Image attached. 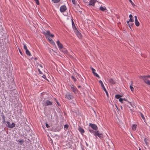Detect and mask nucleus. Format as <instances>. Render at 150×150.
Instances as JSON below:
<instances>
[{
	"label": "nucleus",
	"instance_id": "f257e3e1",
	"mask_svg": "<svg viewBox=\"0 0 150 150\" xmlns=\"http://www.w3.org/2000/svg\"><path fill=\"white\" fill-rule=\"evenodd\" d=\"M88 130L91 133L93 134L96 138H97V137H98L100 139H103V135L102 133H100L99 131H94L90 128H89Z\"/></svg>",
	"mask_w": 150,
	"mask_h": 150
},
{
	"label": "nucleus",
	"instance_id": "f03ea898",
	"mask_svg": "<svg viewBox=\"0 0 150 150\" xmlns=\"http://www.w3.org/2000/svg\"><path fill=\"white\" fill-rule=\"evenodd\" d=\"M89 126L91 127L93 129L95 130L94 131H98V127L96 124L90 123L89 125Z\"/></svg>",
	"mask_w": 150,
	"mask_h": 150
},
{
	"label": "nucleus",
	"instance_id": "7ed1b4c3",
	"mask_svg": "<svg viewBox=\"0 0 150 150\" xmlns=\"http://www.w3.org/2000/svg\"><path fill=\"white\" fill-rule=\"evenodd\" d=\"M42 104L43 106H47L52 105V103L49 100L43 101Z\"/></svg>",
	"mask_w": 150,
	"mask_h": 150
},
{
	"label": "nucleus",
	"instance_id": "20e7f679",
	"mask_svg": "<svg viewBox=\"0 0 150 150\" xmlns=\"http://www.w3.org/2000/svg\"><path fill=\"white\" fill-rule=\"evenodd\" d=\"M99 83L100 84L102 87L103 88L106 94L108 97V92L106 90L104 84L102 82V81L101 80H99Z\"/></svg>",
	"mask_w": 150,
	"mask_h": 150
},
{
	"label": "nucleus",
	"instance_id": "39448f33",
	"mask_svg": "<svg viewBox=\"0 0 150 150\" xmlns=\"http://www.w3.org/2000/svg\"><path fill=\"white\" fill-rule=\"evenodd\" d=\"M44 34L46 36V38L47 37H51L53 38L54 35L53 34H52L50 33V31L49 30L47 31L46 32H45Z\"/></svg>",
	"mask_w": 150,
	"mask_h": 150
},
{
	"label": "nucleus",
	"instance_id": "423d86ee",
	"mask_svg": "<svg viewBox=\"0 0 150 150\" xmlns=\"http://www.w3.org/2000/svg\"><path fill=\"white\" fill-rule=\"evenodd\" d=\"M65 97L69 100H71L74 98L73 96L69 93H67L66 94Z\"/></svg>",
	"mask_w": 150,
	"mask_h": 150
},
{
	"label": "nucleus",
	"instance_id": "0eeeda50",
	"mask_svg": "<svg viewBox=\"0 0 150 150\" xmlns=\"http://www.w3.org/2000/svg\"><path fill=\"white\" fill-rule=\"evenodd\" d=\"M74 32L75 34H76L77 37L80 39H81L82 38L81 34L80 33L78 30L77 29H76L74 30Z\"/></svg>",
	"mask_w": 150,
	"mask_h": 150
},
{
	"label": "nucleus",
	"instance_id": "6e6552de",
	"mask_svg": "<svg viewBox=\"0 0 150 150\" xmlns=\"http://www.w3.org/2000/svg\"><path fill=\"white\" fill-rule=\"evenodd\" d=\"M91 69L92 71V73L94 75L98 78H100V77L98 75L97 73L95 72L96 70L92 67H91Z\"/></svg>",
	"mask_w": 150,
	"mask_h": 150
},
{
	"label": "nucleus",
	"instance_id": "1a4fd4ad",
	"mask_svg": "<svg viewBox=\"0 0 150 150\" xmlns=\"http://www.w3.org/2000/svg\"><path fill=\"white\" fill-rule=\"evenodd\" d=\"M66 9L67 8L65 5L62 6L60 8V11L62 13L64 12Z\"/></svg>",
	"mask_w": 150,
	"mask_h": 150
},
{
	"label": "nucleus",
	"instance_id": "9d476101",
	"mask_svg": "<svg viewBox=\"0 0 150 150\" xmlns=\"http://www.w3.org/2000/svg\"><path fill=\"white\" fill-rule=\"evenodd\" d=\"M57 45L59 47V48L60 50L62 49L63 48V46L59 40H58L57 42Z\"/></svg>",
	"mask_w": 150,
	"mask_h": 150
},
{
	"label": "nucleus",
	"instance_id": "9b49d317",
	"mask_svg": "<svg viewBox=\"0 0 150 150\" xmlns=\"http://www.w3.org/2000/svg\"><path fill=\"white\" fill-rule=\"evenodd\" d=\"M140 79H142L144 82L146 84H147V83L149 81V80L147 79V78H146V77H145L144 76H140Z\"/></svg>",
	"mask_w": 150,
	"mask_h": 150
},
{
	"label": "nucleus",
	"instance_id": "f8f14e48",
	"mask_svg": "<svg viewBox=\"0 0 150 150\" xmlns=\"http://www.w3.org/2000/svg\"><path fill=\"white\" fill-rule=\"evenodd\" d=\"M71 89L73 91L76 93L77 91V89L76 87L74 86V85H72L71 87Z\"/></svg>",
	"mask_w": 150,
	"mask_h": 150
},
{
	"label": "nucleus",
	"instance_id": "ddd939ff",
	"mask_svg": "<svg viewBox=\"0 0 150 150\" xmlns=\"http://www.w3.org/2000/svg\"><path fill=\"white\" fill-rule=\"evenodd\" d=\"M134 18L135 25L137 26H138L139 25V23L137 20V17L136 16H135Z\"/></svg>",
	"mask_w": 150,
	"mask_h": 150
},
{
	"label": "nucleus",
	"instance_id": "4468645a",
	"mask_svg": "<svg viewBox=\"0 0 150 150\" xmlns=\"http://www.w3.org/2000/svg\"><path fill=\"white\" fill-rule=\"evenodd\" d=\"M110 83L112 84H115L116 83L115 81L112 79L111 78L108 80Z\"/></svg>",
	"mask_w": 150,
	"mask_h": 150
},
{
	"label": "nucleus",
	"instance_id": "2eb2a0df",
	"mask_svg": "<svg viewBox=\"0 0 150 150\" xmlns=\"http://www.w3.org/2000/svg\"><path fill=\"white\" fill-rule=\"evenodd\" d=\"M47 38L48 39V40L49 41V42H50V43H51L52 45H55V43L54 41L52 40V39L50 37H47Z\"/></svg>",
	"mask_w": 150,
	"mask_h": 150
},
{
	"label": "nucleus",
	"instance_id": "dca6fc26",
	"mask_svg": "<svg viewBox=\"0 0 150 150\" xmlns=\"http://www.w3.org/2000/svg\"><path fill=\"white\" fill-rule=\"evenodd\" d=\"M96 1V0H91L89 2V5L94 6V3Z\"/></svg>",
	"mask_w": 150,
	"mask_h": 150
},
{
	"label": "nucleus",
	"instance_id": "f3484780",
	"mask_svg": "<svg viewBox=\"0 0 150 150\" xmlns=\"http://www.w3.org/2000/svg\"><path fill=\"white\" fill-rule=\"evenodd\" d=\"M78 130L82 134L83 133L85 132L84 130L82 128L80 127L79 128Z\"/></svg>",
	"mask_w": 150,
	"mask_h": 150
},
{
	"label": "nucleus",
	"instance_id": "a211bd4d",
	"mask_svg": "<svg viewBox=\"0 0 150 150\" xmlns=\"http://www.w3.org/2000/svg\"><path fill=\"white\" fill-rule=\"evenodd\" d=\"M129 17L130 18L129 21H131V22H133L134 21V20L133 18V16L132 15L130 14L129 15Z\"/></svg>",
	"mask_w": 150,
	"mask_h": 150
},
{
	"label": "nucleus",
	"instance_id": "6ab92c4d",
	"mask_svg": "<svg viewBox=\"0 0 150 150\" xmlns=\"http://www.w3.org/2000/svg\"><path fill=\"white\" fill-rule=\"evenodd\" d=\"M133 83V81H132V84L131 85H130V88L131 90V91H134V88L132 86V84Z\"/></svg>",
	"mask_w": 150,
	"mask_h": 150
},
{
	"label": "nucleus",
	"instance_id": "aec40b11",
	"mask_svg": "<svg viewBox=\"0 0 150 150\" xmlns=\"http://www.w3.org/2000/svg\"><path fill=\"white\" fill-rule=\"evenodd\" d=\"M61 51H62L64 53L67 54V51L65 49L62 48V49L60 50Z\"/></svg>",
	"mask_w": 150,
	"mask_h": 150
},
{
	"label": "nucleus",
	"instance_id": "412c9836",
	"mask_svg": "<svg viewBox=\"0 0 150 150\" xmlns=\"http://www.w3.org/2000/svg\"><path fill=\"white\" fill-rule=\"evenodd\" d=\"M100 9L101 11H105V10H106V8L105 7H104L102 6H100Z\"/></svg>",
	"mask_w": 150,
	"mask_h": 150
},
{
	"label": "nucleus",
	"instance_id": "4be33fe9",
	"mask_svg": "<svg viewBox=\"0 0 150 150\" xmlns=\"http://www.w3.org/2000/svg\"><path fill=\"white\" fill-rule=\"evenodd\" d=\"M137 125H132V129L133 131H135L136 129V127Z\"/></svg>",
	"mask_w": 150,
	"mask_h": 150
},
{
	"label": "nucleus",
	"instance_id": "5701e85b",
	"mask_svg": "<svg viewBox=\"0 0 150 150\" xmlns=\"http://www.w3.org/2000/svg\"><path fill=\"white\" fill-rule=\"evenodd\" d=\"M25 51L26 54L29 56H30L31 55V53L30 51L28 50V49L26 50Z\"/></svg>",
	"mask_w": 150,
	"mask_h": 150
},
{
	"label": "nucleus",
	"instance_id": "b1692460",
	"mask_svg": "<svg viewBox=\"0 0 150 150\" xmlns=\"http://www.w3.org/2000/svg\"><path fill=\"white\" fill-rule=\"evenodd\" d=\"M122 97V96H121L120 95H116L115 96V98H116L117 99L119 98L120 97Z\"/></svg>",
	"mask_w": 150,
	"mask_h": 150
},
{
	"label": "nucleus",
	"instance_id": "393cba45",
	"mask_svg": "<svg viewBox=\"0 0 150 150\" xmlns=\"http://www.w3.org/2000/svg\"><path fill=\"white\" fill-rule=\"evenodd\" d=\"M15 124L14 123H12V124L10 125V128H13L15 127Z\"/></svg>",
	"mask_w": 150,
	"mask_h": 150
},
{
	"label": "nucleus",
	"instance_id": "a878e982",
	"mask_svg": "<svg viewBox=\"0 0 150 150\" xmlns=\"http://www.w3.org/2000/svg\"><path fill=\"white\" fill-rule=\"evenodd\" d=\"M60 0H52V1L54 3H57L59 2Z\"/></svg>",
	"mask_w": 150,
	"mask_h": 150
},
{
	"label": "nucleus",
	"instance_id": "bb28decb",
	"mask_svg": "<svg viewBox=\"0 0 150 150\" xmlns=\"http://www.w3.org/2000/svg\"><path fill=\"white\" fill-rule=\"evenodd\" d=\"M23 47H24V49L26 50H28L27 49V46H26V45L25 44V43H23Z\"/></svg>",
	"mask_w": 150,
	"mask_h": 150
},
{
	"label": "nucleus",
	"instance_id": "cd10ccee",
	"mask_svg": "<svg viewBox=\"0 0 150 150\" xmlns=\"http://www.w3.org/2000/svg\"><path fill=\"white\" fill-rule=\"evenodd\" d=\"M140 113L141 116V117L143 119V120H145V118L141 112H140Z\"/></svg>",
	"mask_w": 150,
	"mask_h": 150
},
{
	"label": "nucleus",
	"instance_id": "c85d7f7f",
	"mask_svg": "<svg viewBox=\"0 0 150 150\" xmlns=\"http://www.w3.org/2000/svg\"><path fill=\"white\" fill-rule=\"evenodd\" d=\"M144 140L146 145H147L149 144V143L147 142V139L146 138H145Z\"/></svg>",
	"mask_w": 150,
	"mask_h": 150
},
{
	"label": "nucleus",
	"instance_id": "c756f323",
	"mask_svg": "<svg viewBox=\"0 0 150 150\" xmlns=\"http://www.w3.org/2000/svg\"><path fill=\"white\" fill-rule=\"evenodd\" d=\"M133 25V22H131V23H129V24L128 26L129 27V28L131 29V27L132 26V25Z\"/></svg>",
	"mask_w": 150,
	"mask_h": 150
},
{
	"label": "nucleus",
	"instance_id": "7c9ffc66",
	"mask_svg": "<svg viewBox=\"0 0 150 150\" xmlns=\"http://www.w3.org/2000/svg\"><path fill=\"white\" fill-rule=\"evenodd\" d=\"M17 141L18 142H19L21 143V144L23 143L24 142V140H18V141Z\"/></svg>",
	"mask_w": 150,
	"mask_h": 150
},
{
	"label": "nucleus",
	"instance_id": "2f4dec72",
	"mask_svg": "<svg viewBox=\"0 0 150 150\" xmlns=\"http://www.w3.org/2000/svg\"><path fill=\"white\" fill-rule=\"evenodd\" d=\"M6 123L7 124V127H8L10 128V125H11V123L10 122H9L8 121H7L6 122Z\"/></svg>",
	"mask_w": 150,
	"mask_h": 150
},
{
	"label": "nucleus",
	"instance_id": "473e14b6",
	"mask_svg": "<svg viewBox=\"0 0 150 150\" xmlns=\"http://www.w3.org/2000/svg\"><path fill=\"white\" fill-rule=\"evenodd\" d=\"M123 99L122 98H120L119 99V101L122 103H124L123 102Z\"/></svg>",
	"mask_w": 150,
	"mask_h": 150
},
{
	"label": "nucleus",
	"instance_id": "72a5a7b5",
	"mask_svg": "<svg viewBox=\"0 0 150 150\" xmlns=\"http://www.w3.org/2000/svg\"><path fill=\"white\" fill-rule=\"evenodd\" d=\"M36 2V4L38 5L39 4V2L38 0H34Z\"/></svg>",
	"mask_w": 150,
	"mask_h": 150
},
{
	"label": "nucleus",
	"instance_id": "f704fd0d",
	"mask_svg": "<svg viewBox=\"0 0 150 150\" xmlns=\"http://www.w3.org/2000/svg\"><path fill=\"white\" fill-rule=\"evenodd\" d=\"M71 78L73 80H74V81H76V79H75V78H74V76H71Z\"/></svg>",
	"mask_w": 150,
	"mask_h": 150
},
{
	"label": "nucleus",
	"instance_id": "c9c22d12",
	"mask_svg": "<svg viewBox=\"0 0 150 150\" xmlns=\"http://www.w3.org/2000/svg\"><path fill=\"white\" fill-rule=\"evenodd\" d=\"M129 1L130 2L131 4H132V5H134V3L132 2L131 0H129Z\"/></svg>",
	"mask_w": 150,
	"mask_h": 150
},
{
	"label": "nucleus",
	"instance_id": "e433bc0d",
	"mask_svg": "<svg viewBox=\"0 0 150 150\" xmlns=\"http://www.w3.org/2000/svg\"><path fill=\"white\" fill-rule=\"evenodd\" d=\"M72 3L74 5L76 4V0H72Z\"/></svg>",
	"mask_w": 150,
	"mask_h": 150
},
{
	"label": "nucleus",
	"instance_id": "4c0bfd02",
	"mask_svg": "<svg viewBox=\"0 0 150 150\" xmlns=\"http://www.w3.org/2000/svg\"><path fill=\"white\" fill-rule=\"evenodd\" d=\"M69 126L67 125H64V128L66 129L68 128Z\"/></svg>",
	"mask_w": 150,
	"mask_h": 150
},
{
	"label": "nucleus",
	"instance_id": "58836bf2",
	"mask_svg": "<svg viewBox=\"0 0 150 150\" xmlns=\"http://www.w3.org/2000/svg\"><path fill=\"white\" fill-rule=\"evenodd\" d=\"M46 126L47 128H49L50 127V126L47 123H46Z\"/></svg>",
	"mask_w": 150,
	"mask_h": 150
},
{
	"label": "nucleus",
	"instance_id": "ea45409f",
	"mask_svg": "<svg viewBox=\"0 0 150 150\" xmlns=\"http://www.w3.org/2000/svg\"><path fill=\"white\" fill-rule=\"evenodd\" d=\"M38 71L39 73L40 74H42V72L40 71V69H38Z\"/></svg>",
	"mask_w": 150,
	"mask_h": 150
},
{
	"label": "nucleus",
	"instance_id": "a19ab883",
	"mask_svg": "<svg viewBox=\"0 0 150 150\" xmlns=\"http://www.w3.org/2000/svg\"><path fill=\"white\" fill-rule=\"evenodd\" d=\"M72 27L74 30H75L76 29L75 25L72 26Z\"/></svg>",
	"mask_w": 150,
	"mask_h": 150
},
{
	"label": "nucleus",
	"instance_id": "79ce46f5",
	"mask_svg": "<svg viewBox=\"0 0 150 150\" xmlns=\"http://www.w3.org/2000/svg\"><path fill=\"white\" fill-rule=\"evenodd\" d=\"M2 118L3 119V120H5V117L4 115H3L2 117Z\"/></svg>",
	"mask_w": 150,
	"mask_h": 150
},
{
	"label": "nucleus",
	"instance_id": "37998d69",
	"mask_svg": "<svg viewBox=\"0 0 150 150\" xmlns=\"http://www.w3.org/2000/svg\"><path fill=\"white\" fill-rule=\"evenodd\" d=\"M110 144H111V145H109V146H111L112 145L113 146V144L112 143V142H110Z\"/></svg>",
	"mask_w": 150,
	"mask_h": 150
},
{
	"label": "nucleus",
	"instance_id": "c03bdc74",
	"mask_svg": "<svg viewBox=\"0 0 150 150\" xmlns=\"http://www.w3.org/2000/svg\"><path fill=\"white\" fill-rule=\"evenodd\" d=\"M144 76L145 77H146V78H147V79L150 77V75L145 76Z\"/></svg>",
	"mask_w": 150,
	"mask_h": 150
},
{
	"label": "nucleus",
	"instance_id": "a18cd8bd",
	"mask_svg": "<svg viewBox=\"0 0 150 150\" xmlns=\"http://www.w3.org/2000/svg\"><path fill=\"white\" fill-rule=\"evenodd\" d=\"M55 100H56V102H57V105H58L59 106V105H60V104H59V103L57 101V100H56V99Z\"/></svg>",
	"mask_w": 150,
	"mask_h": 150
},
{
	"label": "nucleus",
	"instance_id": "49530a36",
	"mask_svg": "<svg viewBox=\"0 0 150 150\" xmlns=\"http://www.w3.org/2000/svg\"><path fill=\"white\" fill-rule=\"evenodd\" d=\"M147 84L148 85H150V81L149 80V81H148V82H147Z\"/></svg>",
	"mask_w": 150,
	"mask_h": 150
},
{
	"label": "nucleus",
	"instance_id": "de8ad7c7",
	"mask_svg": "<svg viewBox=\"0 0 150 150\" xmlns=\"http://www.w3.org/2000/svg\"><path fill=\"white\" fill-rule=\"evenodd\" d=\"M42 77L43 78H44V79H46V76H45V75H43V76H42Z\"/></svg>",
	"mask_w": 150,
	"mask_h": 150
},
{
	"label": "nucleus",
	"instance_id": "09e8293b",
	"mask_svg": "<svg viewBox=\"0 0 150 150\" xmlns=\"http://www.w3.org/2000/svg\"><path fill=\"white\" fill-rule=\"evenodd\" d=\"M131 22V21H129H129H127V24H128V25H129V22Z\"/></svg>",
	"mask_w": 150,
	"mask_h": 150
},
{
	"label": "nucleus",
	"instance_id": "8fccbe9b",
	"mask_svg": "<svg viewBox=\"0 0 150 150\" xmlns=\"http://www.w3.org/2000/svg\"><path fill=\"white\" fill-rule=\"evenodd\" d=\"M38 65L41 68H42V65L41 64H38Z\"/></svg>",
	"mask_w": 150,
	"mask_h": 150
},
{
	"label": "nucleus",
	"instance_id": "3c124183",
	"mask_svg": "<svg viewBox=\"0 0 150 150\" xmlns=\"http://www.w3.org/2000/svg\"><path fill=\"white\" fill-rule=\"evenodd\" d=\"M19 51L20 53V54H21V55H22V52H21V50H20L19 49Z\"/></svg>",
	"mask_w": 150,
	"mask_h": 150
},
{
	"label": "nucleus",
	"instance_id": "603ef678",
	"mask_svg": "<svg viewBox=\"0 0 150 150\" xmlns=\"http://www.w3.org/2000/svg\"><path fill=\"white\" fill-rule=\"evenodd\" d=\"M72 26H73L74 25H75L74 22L72 20Z\"/></svg>",
	"mask_w": 150,
	"mask_h": 150
},
{
	"label": "nucleus",
	"instance_id": "864d4df0",
	"mask_svg": "<svg viewBox=\"0 0 150 150\" xmlns=\"http://www.w3.org/2000/svg\"><path fill=\"white\" fill-rule=\"evenodd\" d=\"M123 100H125V101H127V99H125V98L123 99Z\"/></svg>",
	"mask_w": 150,
	"mask_h": 150
},
{
	"label": "nucleus",
	"instance_id": "5fc2aeb1",
	"mask_svg": "<svg viewBox=\"0 0 150 150\" xmlns=\"http://www.w3.org/2000/svg\"><path fill=\"white\" fill-rule=\"evenodd\" d=\"M86 145L87 146H88V144L87 142H86Z\"/></svg>",
	"mask_w": 150,
	"mask_h": 150
},
{
	"label": "nucleus",
	"instance_id": "6e6d98bb",
	"mask_svg": "<svg viewBox=\"0 0 150 150\" xmlns=\"http://www.w3.org/2000/svg\"><path fill=\"white\" fill-rule=\"evenodd\" d=\"M5 120H3V122L4 123H5Z\"/></svg>",
	"mask_w": 150,
	"mask_h": 150
},
{
	"label": "nucleus",
	"instance_id": "4d7b16f0",
	"mask_svg": "<svg viewBox=\"0 0 150 150\" xmlns=\"http://www.w3.org/2000/svg\"><path fill=\"white\" fill-rule=\"evenodd\" d=\"M81 87V86H78V88H80Z\"/></svg>",
	"mask_w": 150,
	"mask_h": 150
},
{
	"label": "nucleus",
	"instance_id": "13d9d810",
	"mask_svg": "<svg viewBox=\"0 0 150 150\" xmlns=\"http://www.w3.org/2000/svg\"><path fill=\"white\" fill-rule=\"evenodd\" d=\"M37 59V58H36V57L35 58V60H36Z\"/></svg>",
	"mask_w": 150,
	"mask_h": 150
},
{
	"label": "nucleus",
	"instance_id": "bf43d9fd",
	"mask_svg": "<svg viewBox=\"0 0 150 150\" xmlns=\"http://www.w3.org/2000/svg\"><path fill=\"white\" fill-rule=\"evenodd\" d=\"M115 106H116V107L117 108H117V105H115Z\"/></svg>",
	"mask_w": 150,
	"mask_h": 150
},
{
	"label": "nucleus",
	"instance_id": "052dcab7",
	"mask_svg": "<svg viewBox=\"0 0 150 150\" xmlns=\"http://www.w3.org/2000/svg\"><path fill=\"white\" fill-rule=\"evenodd\" d=\"M121 108L122 109V107L121 106Z\"/></svg>",
	"mask_w": 150,
	"mask_h": 150
},
{
	"label": "nucleus",
	"instance_id": "680f3d73",
	"mask_svg": "<svg viewBox=\"0 0 150 150\" xmlns=\"http://www.w3.org/2000/svg\"><path fill=\"white\" fill-rule=\"evenodd\" d=\"M139 150H141L140 149H139Z\"/></svg>",
	"mask_w": 150,
	"mask_h": 150
},
{
	"label": "nucleus",
	"instance_id": "e2e57ef3",
	"mask_svg": "<svg viewBox=\"0 0 150 150\" xmlns=\"http://www.w3.org/2000/svg\"><path fill=\"white\" fill-rule=\"evenodd\" d=\"M1 107V106H0V107Z\"/></svg>",
	"mask_w": 150,
	"mask_h": 150
}]
</instances>
